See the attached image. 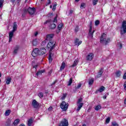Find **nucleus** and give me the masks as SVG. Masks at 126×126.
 <instances>
[{
  "mask_svg": "<svg viewBox=\"0 0 126 126\" xmlns=\"http://www.w3.org/2000/svg\"><path fill=\"white\" fill-rule=\"evenodd\" d=\"M94 83V80L93 79L89 80V85H92Z\"/></svg>",
  "mask_w": 126,
  "mask_h": 126,
  "instance_id": "32",
  "label": "nucleus"
},
{
  "mask_svg": "<svg viewBox=\"0 0 126 126\" xmlns=\"http://www.w3.org/2000/svg\"><path fill=\"white\" fill-rule=\"evenodd\" d=\"M60 107L63 111H66L68 109V103H66L65 101H63L60 104Z\"/></svg>",
  "mask_w": 126,
  "mask_h": 126,
  "instance_id": "6",
  "label": "nucleus"
},
{
  "mask_svg": "<svg viewBox=\"0 0 126 126\" xmlns=\"http://www.w3.org/2000/svg\"><path fill=\"white\" fill-rule=\"evenodd\" d=\"M45 69L39 70L36 73V75L37 76H39V75H42V73H44V72H45Z\"/></svg>",
  "mask_w": 126,
  "mask_h": 126,
  "instance_id": "16",
  "label": "nucleus"
},
{
  "mask_svg": "<svg viewBox=\"0 0 126 126\" xmlns=\"http://www.w3.org/2000/svg\"><path fill=\"white\" fill-rule=\"evenodd\" d=\"M10 113H11V110L9 109L6 110L5 112V116H6V117H8V116L10 115Z\"/></svg>",
  "mask_w": 126,
  "mask_h": 126,
  "instance_id": "21",
  "label": "nucleus"
},
{
  "mask_svg": "<svg viewBox=\"0 0 126 126\" xmlns=\"http://www.w3.org/2000/svg\"><path fill=\"white\" fill-rule=\"evenodd\" d=\"M111 120V118L110 117H108L106 120H105V122L106 124H109L110 123V121Z\"/></svg>",
  "mask_w": 126,
  "mask_h": 126,
  "instance_id": "43",
  "label": "nucleus"
},
{
  "mask_svg": "<svg viewBox=\"0 0 126 126\" xmlns=\"http://www.w3.org/2000/svg\"><path fill=\"white\" fill-rule=\"evenodd\" d=\"M53 110V107L50 106L49 107V108L48 109V111H49V112H51V111H52Z\"/></svg>",
  "mask_w": 126,
  "mask_h": 126,
  "instance_id": "51",
  "label": "nucleus"
},
{
  "mask_svg": "<svg viewBox=\"0 0 126 126\" xmlns=\"http://www.w3.org/2000/svg\"><path fill=\"white\" fill-rule=\"evenodd\" d=\"M51 3V0H47V2L46 3V4L47 5L50 4Z\"/></svg>",
  "mask_w": 126,
  "mask_h": 126,
  "instance_id": "54",
  "label": "nucleus"
},
{
  "mask_svg": "<svg viewBox=\"0 0 126 126\" xmlns=\"http://www.w3.org/2000/svg\"><path fill=\"white\" fill-rule=\"evenodd\" d=\"M46 44H47V42H46V40H44L42 42L41 45L45 46V45H46Z\"/></svg>",
  "mask_w": 126,
  "mask_h": 126,
  "instance_id": "47",
  "label": "nucleus"
},
{
  "mask_svg": "<svg viewBox=\"0 0 126 126\" xmlns=\"http://www.w3.org/2000/svg\"><path fill=\"white\" fill-rule=\"evenodd\" d=\"M77 63H78V60L76 59L74 61L73 64L72 65V67H75V66H76L77 65Z\"/></svg>",
  "mask_w": 126,
  "mask_h": 126,
  "instance_id": "20",
  "label": "nucleus"
},
{
  "mask_svg": "<svg viewBox=\"0 0 126 126\" xmlns=\"http://www.w3.org/2000/svg\"><path fill=\"white\" fill-rule=\"evenodd\" d=\"M72 77H71L69 79V81L68 82V84H67V86H70V85H71V84L72 83Z\"/></svg>",
  "mask_w": 126,
  "mask_h": 126,
  "instance_id": "30",
  "label": "nucleus"
},
{
  "mask_svg": "<svg viewBox=\"0 0 126 126\" xmlns=\"http://www.w3.org/2000/svg\"><path fill=\"white\" fill-rule=\"evenodd\" d=\"M53 50H49V55L48 58V61L49 62V63H52V62H53V58L52 57H54L55 55L54 53H53Z\"/></svg>",
  "mask_w": 126,
  "mask_h": 126,
  "instance_id": "8",
  "label": "nucleus"
},
{
  "mask_svg": "<svg viewBox=\"0 0 126 126\" xmlns=\"http://www.w3.org/2000/svg\"><path fill=\"white\" fill-rule=\"evenodd\" d=\"M61 30H58V31H57V33L59 34V33H60V32H61Z\"/></svg>",
  "mask_w": 126,
  "mask_h": 126,
  "instance_id": "63",
  "label": "nucleus"
},
{
  "mask_svg": "<svg viewBox=\"0 0 126 126\" xmlns=\"http://www.w3.org/2000/svg\"><path fill=\"white\" fill-rule=\"evenodd\" d=\"M89 27L90 28V32L92 31V22H90V25H89Z\"/></svg>",
  "mask_w": 126,
  "mask_h": 126,
  "instance_id": "37",
  "label": "nucleus"
},
{
  "mask_svg": "<svg viewBox=\"0 0 126 126\" xmlns=\"http://www.w3.org/2000/svg\"><path fill=\"white\" fill-rule=\"evenodd\" d=\"M19 126H25V125L24 124H20Z\"/></svg>",
  "mask_w": 126,
  "mask_h": 126,
  "instance_id": "64",
  "label": "nucleus"
},
{
  "mask_svg": "<svg viewBox=\"0 0 126 126\" xmlns=\"http://www.w3.org/2000/svg\"><path fill=\"white\" fill-rule=\"evenodd\" d=\"M66 95H67L66 93L63 94V96L61 97L62 100H64L66 97Z\"/></svg>",
  "mask_w": 126,
  "mask_h": 126,
  "instance_id": "36",
  "label": "nucleus"
},
{
  "mask_svg": "<svg viewBox=\"0 0 126 126\" xmlns=\"http://www.w3.org/2000/svg\"><path fill=\"white\" fill-rule=\"evenodd\" d=\"M10 2H12V3H14V2H15V0H10Z\"/></svg>",
  "mask_w": 126,
  "mask_h": 126,
  "instance_id": "59",
  "label": "nucleus"
},
{
  "mask_svg": "<svg viewBox=\"0 0 126 126\" xmlns=\"http://www.w3.org/2000/svg\"><path fill=\"white\" fill-rule=\"evenodd\" d=\"M100 109H101V105H97L95 107V108H94L95 111H99V110H100Z\"/></svg>",
  "mask_w": 126,
  "mask_h": 126,
  "instance_id": "35",
  "label": "nucleus"
},
{
  "mask_svg": "<svg viewBox=\"0 0 126 126\" xmlns=\"http://www.w3.org/2000/svg\"><path fill=\"white\" fill-rule=\"evenodd\" d=\"M82 86V84L81 83L78 84L77 86L75 87V90H77L78 89H79L80 87H81Z\"/></svg>",
  "mask_w": 126,
  "mask_h": 126,
  "instance_id": "31",
  "label": "nucleus"
},
{
  "mask_svg": "<svg viewBox=\"0 0 126 126\" xmlns=\"http://www.w3.org/2000/svg\"><path fill=\"white\" fill-rule=\"evenodd\" d=\"M95 26H98V24H100V21L96 20L94 23Z\"/></svg>",
  "mask_w": 126,
  "mask_h": 126,
  "instance_id": "46",
  "label": "nucleus"
},
{
  "mask_svg": "<svg viewBox=\"0 0 126 126\" xmlns=\"http://www.w3.org/2000/svg\"><path fill=\"white\" fill-rule=\"evenodd\" d=\"M112 126H119V124L117 123V122L115 121L112 123Z\"/></svg>",
  "mask_w": 126,
  "mask_h": 126,
  "instance_id": "39",
  "label": "nucleus"
},
{
  "mask_svg": "<svg viewBox=\"0 0 126 126\" xmlns=\"http://www.w3.org/2000/svg\"><path fill=\"white\" fill-rule=\"evenodd\" d=\"M10 82H11V78L10 77H8L6 80V84H10Z\"/></svg>",
  "mask_w": 126,
  "mask_h": 126,
  "instance_id": "23",
  "label": "nucleus"
},
{
  "mask_svg": "<svg viewBox=\"0 0 126 126\" xmlns=\"http://www.w3.org/2000/svg\"><path fill=\"white\" fill-rule=\"evenodd\" d=\"M104 73V70H103V68H100L99 70L97 75H96V78H100L101 76H102V74Z\"/></svg>",
  "mask_w": 126,
  "mask_h": 126,
  "instance_id": "13",
  "label": "nucleus"
},
{
  "mask_svg": "<svg viewBox=\"0 0 126 126\" xmlns=\"http://www.w3.org/2000/svg\"><path fill=\"white\" fill-rule=\"evenodd\" d=\"M63 24L61 23L60 24H59L57 27L58 30H62V28H63Z\"/></svg>",
  "mask_w": 126,
  "mask_h": 126,
  "instance_id": "29",
  "label": "nucleus"
},
{
  "mask_svg": "<svg viewBox=\"0 0 126 126\" xmlns=\"http://www.w3.org/2000/svg\"><path fill=\"white\" fill-rule=\"evenodd\" d=\"M39 98H43L44 97V94L43 93H39L38 94Z\"/></svg>",
  "mask_w": 126,
  "mask_h": 126,
  "instance_id": "38",
  "label": "nucleus"
},
{
  "mask_svg": "<svg viewBox=\"0 0 126 126\" xmlns=\"http://www.w3.org/2000/svg\"><path fill=\"white\" fill-rule=\"evenodd\" d=\"M19 123H20V119H16L13 122V125L14 126H17L18 125V124H19Z\"/></svg>",
  "mask_w": 126,
  "mask_h": 126,
  "instance_id": "15",
  "label": "nucleus"
},
{
  "mask_svg": "<svg viewBox=\"0 0 126 126\" xmlns=\"http://www.w3.org/2000/svg\"><path fill=\"white\" fill-rule=\"evenodd\" d=\"M94 32H95V31H91V32H90V30H89V36L91 37V38H93V34H94Z\"/></svg>",
  "mask_w": 126,
  "mask_h": 126,
  "instance_id": "27",
  "label": "nucleus"
},
{
  "mask_svg": "<svg viewBox=\"0 0 126 126\" xmlns=\"http://www.w3.org/2000/svg\"><path fill=\"white\" fill-rule=\"evenodd\" d=\"M93 58H94V54H93V53H90L87 56V61H91L92 60H93Z\"/></svg>",
  "mask_w": 126,
  "mask_h": 126,
  "instance_id": "12",
  "label": "nucleus"
},
{
  "mask_svg": "<svg viewBox=\"0 0 126 126\" xmlns=\"http://www.w3.org/2000/svg\"><path fill=\"white\" fill-rule=\"evenodd\" d=\"M106 89V88L105 87H104L103 86H101L99 89H98V90H99V92L100 93L103 92V91H105V90Z\"/></svg>",
  "mask_w": 126,
  "mask_h": 126,
  "instance_id": "24",
  "label": "nucleus"
},
{
  "mask_svg": "<svg viewBox=\"0 0 126 126\" xmlns=\"http://www.w3.org/2000/svg\"><path fill=\"white\" fill-rule=\"evenodd\" d=\"M55 47L56 43L54 42V41H49L47 45V48L49 51H53Z\"/></svg>",
  "mask_w": 126,
  "mask_h": 126,
  "instance_id": "4",
  "label": "nucleus"
},
{
  "mask_svg": "<svg viewBox=\"0 0 126 126\" xmlns=\"http://www.w3.org/2000/svg\"><path fill=\"white\" fill-rule=\"evenodd\" d=\"M124 79H126V72L124 74L123 76Z\"/></svg>",
  "mask_w": 126,
  "mask_h": 126,
  "instance_id": "57",
  "label": "nucleus"
},
{
  "mask_svg": "<svg viewBox=\"0 0 126 126\" xmlns=\"http://www.w3.org/2000/svg\"><path fill=\"white\" fill-rule=\"evenodd\" d=\"M86 6L85 5V3L83 2L81 4V6H80L81 8H85Z\"/></svg>",
  "mask_w": 126,
  "mask_h": 126,
  "instance_id": "42",
  "label": "nucleus"
},
{
  "mask_svg": "<svg viewBox=\"0 0 126 126\" xmlns=\"http://www.w3.org/2000/svg\"><path fill=\"white\" fill-rule=\"evenodd\" d=\"M124 90L126 91V81L124 82V85H123Z\"/></svg>",
  "mask_w": 126,
  "mask_h": 126,
  "instance_id": "50",
  "label": "nucleus"
},
{
  "mask_svg": "<svg viewBox=\"0 0 126 126\" xmlns=\"http://www.w3.org/2000/svg\"><path fill=\"white\" fill-rule=\"evenodd\" d=\"M56 6H57V4H56L53 5V7L52 8L53 11H55V10H56Z\"/></svg>",
  "mask_w": 126,
  "mask_h": 126,
  "instance_id": "49",
  "label": "nucleus"
},
{
  "mask_svg": "<svg viewBox=\"0 0 126 126\" xmlns=\"http://www.w3.org/2000/svg\"><path fill=\"white\" fill-rule=\"evenodd\" d=\"M47 53V50L45 48H42L40 50L38 48H36L33 50L32 55L33 58H36L37 56H42V55H45Z\"/></svg>",
  "mask_w": 126,
  "mask_h": 126,
  "instance_id": "1",
  "label": "nucleus"
},
{
  "mask_svg": "<svg viewBox=\"0 0 126 126\" xmlns=\"http://www.w3.org/2000/svg\"><path fill=\"white\" fill-rule=\"evenodd\" d=\"M3 5V1H0V8L2 7Z\"/></svg>",
  "mask_w": 126,
  "mask_h": 126,
  "instance_id": "48",
  "label": "nucleus"
},
{
  "mask_svg": "<svg viewBox=\"0 0 126 126\" xmlns=\"http://www.w3.org/2000/svg\"><path fill=\"white\" fill-rule=\"evenodd\" d=\"M37 67H38V65H35L33 66V68H35V69H36V68H37Z\"/></svg>",
  "mask_w": 126,
  "mask_h": 126,
  "instance_id": "60",
  "label": "nucleus"
},
{
  "mask_svg": "<svg viewBox=\"0 0 126 126\" xmlns=\"http://www.w3.org/2000/svg\"><path fill=\"white\" fill-rule=\"evenodd\" d=\"M121 71L120 70H118L117 71H116V72L115 73L116 74V77H120L121 76Z\"/></svg>",
  "mask_w": 126,
  "mask_h": 126,
  "instance_id": "28",
  "label": "nucleus"
},
{
  "mask_svg": "<svg viewBox=\"0 0 126 126\" xmlns=\"http://www.w3.org/2000/svg\"><path fill=\"white\" fill-rule=\"evenodd\" d=\"M81 102H82V98H80L78 99L77 104H81Z\"/></svg>",
  "mask_w": 126,
  "mask_h": 126,
  "instance_id": "45",
  "label": "nucleus"
},
{
  "mask_svg": "<svg viewBox=\"0 0 126 126\" xmlns=\"http://www.w3.org/2000/svg\"><path fill=\"white\" fill-rule=\"evenodd\" d=\"M59 126H68V121L66 119L64 118L58 124Z\"/></svg>",
  "mask_w": 126,
  "mask_h": 126,
  "instance_id": "7",
  "label": "nucleus"
},
{
  "mask_svg": "<svg viewBox=\"0 0 126 126\" xmlns=\"http://www.w3.org/2000/svg\"><path fill=\"white\" fill-rule=\"evenodd\" d=\"M57 27V25L55 24H52L49 26V29L53 30V29H55Z\"/></svg>",
  "mask_w": 126,
  "mask_h": 126,
  "instance_id": "22",
  "label": "nucleus"
},
{
  "mask_svg": "<svg viewBox=\"0 0 126 126\" xmlns=\"http://www.w3.org/2000/svg\"><path fill=\"white\" fill-rule=\"evenodd\" d=\"M99 92H100V91L98 90H97L95 92V94H97V93H99Z\"/></svg>",
  "mask_w": 126,
  "mask_h": 126,
  "instance_id": "56",
  "label": "nucleus"
},
{
  "mask_svg": "<svg viewBox=\"0 0 126 126\" xmlns=\"http://www.w3.org/2000/svg\"><path fill=\"white\" fill-rule=\"evenodd\" d=\"M72 13H73V10H70V14H72Z\"/></svg>",
  "mask_w": 126,
  "mask_h": 126,
  "instance_id": "61",
  "label": "nucleus"
},
{
  "mask_svg": "<svg viewBox=\"0 0 126 126\" xmlns=\"http://www.w3.org/2000/svg\"><path fill=\"white\" fill-rule=\"evenodd\" d=\"M57 83V80L55 81L54 82H53L52 84H51V86H53V85H55V84H56V83Z\"/></svg>",
  "mask_w": 126,
  "mask_h": 126,
  "instance_id": "55",
  "label": "nucleus"
},
{
  "mask_svg": "<svg viewBox=\"0 0 126 126\" xmlns=\"http://www.w3.org/2000/svg\"><path fill=\"white\" fill-rule=\"evenodd\" d=\"M23 12L25 14L27 13V12H28V9H24Z\"/></svg>",
  "mask_w": 126,
  "mask_h": 126,
  "instance_id": "53",
  "label": "nucleus"
},
{
  "mask_svg": "<svg viewBox=\"0 0 126 126\" xmlns=\"http://www.w3.org/2000/svg\"><path fill=\"white\" fill-rule=\"evenodd\" d=\"M98 1H99V0H93V5H96V4H97Z\"/></svg>",
  "mask_w": 126,
  "mask_h": 126,
  "instance_id": "41",
  "label": "nucleus"
},
{
  "mask_svg": "<svg viewBox=\"0 0 126 126\" xmlns=\"http://www.w3.org/2000/svg\"><path fill=\"white\" fill-rule=\"evenodd\" d=\"M38 44V40L37 39H33L32 41V46H37Z\"/></svg>",
  "mask_w": 126,
  "mask_h": 126,
  "instance_id": "19",
  "label": "nucleus"
},
{
  "mask_svg": "<svg viewBox=\"0 0 126 126\" xmlns=\"http://www.w3.org/2000/svg\"><path fill=\"white\" fill-rule=\"evenodd\" d=\"M74 43L76 46H79L80 45H81V44H82V41H79V39L76 38L75 39Z\"/></svg>",
  "mask_w": 126,
  "mask_h": 126,
  "instance_id": "14",
  "label": "nucleus"
},
{
  "mask_svg": "<svg viewBox=\"0 0 126 126\" xmlns=\"http://www.w3.org/2000/svg\"><path fill=\"white\" fill-rule=\"evenodd\" d=\"M17 30V23L16 22H14L13 26V30L9 33V42H11L12 38H13V34Z\"/></svg>",
  "mask_w": 126,
  "mask_h": 126,
  "instance_id": "3",
  "label": "nucleus"
},
{
  "mask_svg": "<svg viewBox=\"0 0 126 126\" xmlns=\"http://www.w3.org/2000/svg\"><path fill=\"white\" fill-rule=\"evenodd\" d=\"M32 124H33V119L31 118L28 121V126H31Z\"/></svg>",
  "mask_w": 126,
  "mask_h": 126,
  "instance_id": "25",
  "label": "nucleus"
},
{
  "mask_svg": "<svg viewBox=\"0 0 126 126\" xmlns=\"http://www.w3.org/2000/svg\"><path fill=\"white\" fill-rule=\"evenodd\" d=\"M32 105L34 109H38L39 108V103L35 99L32 100Z\"/></svg>",
  "mask_w": 126,
  "mask_h": 126,
  "instance_id": "9",
  "label": "nucleus"
},
{
  "mask_svg": "<svg viewBox=\"0 0 126 126\" xmlns=\"http://www.w3.org/2000/svg\"><path fill=\"white\" fill-rule=\"evenodd\" d=\"M78 107L77 109V111L79 112V111H80V109L83 107V105H84V103H78Z\"/></svg>",
  "mask_w": 126,
  "mask_h": 126,
  "instance_id": "17",
  "label": "nucleus"
},
{
  "mask_svg": "<svg viewBox=\"0 0 126 126\" xmlns=\"http://www.w3.org/2000/svg\"><path fill=\"white\" fill-rule=\"evenodd\" d=\"M103 99H107V94L103 96Z\"/></svg>",
  "mask_w": 126,
  "mask_h": 126,
  "instance_id": "58",
  "label": "nucleus"
},
{
  "mask_svg": "<svg viewBox=\"0 0 126 126\" xmlns=\"http://www.w3.org/2000/svg\"><path fill=\"white\" fill-rule=\"evenodd\" d=\"M64 67H65V63L64 62H63L60 67V70H63V69H64Z\"/></svg>",
  "mask_w": 126,
  "mask_h": 126,
  "instance_id": "26",
  "label": "nucleus"
},
{
  "mask_svg": "<svg viewBox=\"0 0 126 126\" xmlns=\"http://www.w3.org/2000/svg\"><path fill=\"white\" fill-rule=\"evenodd\" d=\"M78 30H79V27H78V26H76L74 29L75 33H77V32H78Z\"/></svg>",
  "mask_w": 126,
  "mask_h": 126,
  "instance_id": "40",
  "label": "nucleus"
},
{
  "mask_svg": "<svg viewBox=\"0 0 126 126\" xmlns=\"http://www.w3.org/2000/svg\"><path fill=\"white\" fill-rule=\"evenodd\" d=\"M53 38H54V34H47L45 40L46 41L48 40L49 41V42H52L53 41Z\"/></svg>",
  "mask_w": 126,
  "mask_h": 126,
  "instance_id": "11",
  "label": "nucleus"
},
{
  "mask_svg": "<svg viewBox=\"0 0 126 126\" xmlns=\"http://www.w3.org/2000/svg\"><path fill=\"white\" fill-rule=\"evenodd\" d=\"M123 30H120L121 35H124L126 33V21H123L122 25Z\"/></svg>",
  "mask_w": 126,
  "mask_h": 126,
  "instance_id": "5",
  "label": "nucleus"
},
{
  "mask_svg": "<svg viewBox=\"0 0 126 126\" xmlns=\"http://www.w3.org/2000/svg\"><path fill=\"white\" fill-rule=\"evenodd\" d=\"M18 50H19V46L17 45L14 50L13 54H17V52H18Z\"/></svg>",
  "mask_w": 126,
  "mask_h": 126,
  "instance_id": "18",
  "label": "nucleus"
},
{
  "mask_svg": "<svg viewBox=\"0 0 126 126\" xmlns=\"http://www.w3.org/2000/svg\"><path fill=\"white\" fill-rule=\"evenodd\" d=\"M52 72H53V70L52 69L50 70V71L48 72V75H51Z\"/></svg>",
  "mask_w": 126,
  "mask_h": 126,
  "instance_id": "52",
  "label": "nucleus"
},
{
  "mask_svg": "<svg viewBox=\"0 0 126 126\" xmlns=\"http://www.w3.org/2000/svg\"><path fill=\"white\" fill-rule=\"evenodd\" d=\"M20 1H21V0H17V2L18 4H19V2H20Z\"/></svg>",
  "mask_w": 126,
  "mask_h": 126,
  "instance_id": "62",
  "label": "nucleus"
},
{
  "mask_svg": "<svg viewBox=\"0 0 126 126\" xmlns=\"http://www.w3.org/2000/svg\"><path fill=\"white\" fill-rule=\"evenodd\" d=\"M28 10L29 14H30L31 15H33V14L35 13V11H36V9L35 8V7H29L28 9Z\"/></svg>",
  "mask_w": 126,
  "mask_h": 126,
  "instance_id": "10",
  "label": "nucleus"
},
{
  "mask_svg": "<svg viewBox=\"0 0 126 126\" xmlns=\"http://www.w3.org/2000/svg\"><path fill=\"white\" fill-rule=\"evenodd\" d=\"M10 124H11V121H10V120H8V121L6 122L5 126H10Z\"/></svg>",
  "mask_w": 126,
  "mask_h": 126,
  "instance_id": "34",
  "label": "nucleus"
},
{
  "mask_svg": "<svg viewBox=\"0 0 126 126\" xmlns=\"http://www.w3.org/2000/svg\"><path fill=\"white\" fill-rule=\"evenodd\" d=\"M111 42V38L108 37L107 38V34L105 33H102L100 37V43L104 44L105 46L108 45L109 43Z\"/></svg>",
  "mask_w": 126,
  "mask_h": 126,
  "instance_id": "2",
  "label": "nucleus"
},
{
  "mask_svg": "<svg viewBox=\"0 0 126 126\" xmlns=\"http://www.w3.org/2000/svg\"><path fill=\"white\" fill-rule=\"evenodd\" d=\"M58 22V15H56V16L54 18L53 21V23H57Z\"/></svg>",
  "mask_w": 126,
  "mask_h": 126,
  "instance_id": "33",
  "label": "nucleus"
},
{
  "mask_svg": "<svg viewBox=\"0 0 126 126\" xmlns=\"http://www.w3.org/2000/svg\"><path fill=\"white\" fill-rule=\"evenodd\" d=\"M51 22H52V20L49 19V20H48L46 21L44 23V25H46V24H47V23H51Z\"/></svg>",
  "mask_w": 126,
  "mask_h": 126,
  "instance_id": "44",
  "label": "nucleus"
}]
</instances>
